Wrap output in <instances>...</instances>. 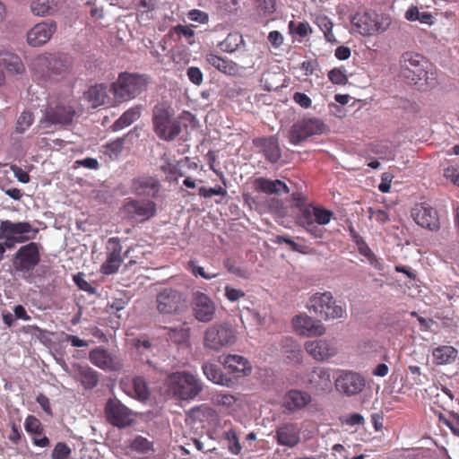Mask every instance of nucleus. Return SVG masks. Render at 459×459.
Here are the masks:
<instances>
[{
    "mask_svg": "<svg viewBox=\"0 0 459 459\" xmlns=\"http://www.w3.org/2000/svg\"><path fill=\"white\" fill-rule=\"evenodd\" d=\"M329 80L339 85H343L348 82L346 70L344 68H333L328 73Z\"/></svg>",
    "mask_w": 459,
    "mask_h": 459,
    "instance_id": "nucleus-50",
    "label": "nucleus"
},
{
    "mask_svg": "<svg viewBox=\"0 0 459 459\" xmlns=\"http://www.w3.org/2000/svg\"><path fill=\"white\" fill-rule=\"evenodd\" d=\"M226 438L229 440V449L234 455H238L241 451V446L237 437V434L233 430L226 432Z\"/></svg>",
    "mask_w": 459,
    "mask_h": 459,
    "instance_id": "nucleus-55",
    "label": "nucleus"
},
{
    "mask_svg": "<svg viewBox=\"0 0 459 459\" xmlns=\"http://www.w3.org/2000/svg\"><path fill=\"white\" fill-rule=\"evenodd\" d=\"M331 368L315 367L307 371L302 378L303 384L315 394H323L332 389Z\"/></svg>",
    "mask_w": 459,
    "mask_h": 459,
    "instance_id": "nucleus-12",
    "label": "nucleus"
},
{
    "mask_svg": "<svg viewBox=\"0 0 459 459\" xmlns=\"http://www.w3.org/2000/svg\"><path fill=\"white\" fill-rule=\"evenodd\" d=\"M364 386L365 379L357 372L341 370L335 379L336 389L348 396L360 393Z\"/></svg>",
    "mask_w": 459,
    "mask_h": 459,
    "instance_id": "nucleus-16",
    "label": "nucleus"
},
{
    "mask_svg": "<svg viewBox=\"0 0 459 459\" xmlns=\"http://www.w3.org/2000/svg\"><path fill=\"white\" fill-rule=\"evenodd\" d=\"M25 430L33 435H42V424L36 417L29 415L24 422Z\"/></svg>",
    "mask_w": 459,
    "mask_h": 459,
    "instance_id": "nucleus-46",
    "label": "nucleus"
},
{
    "mask_svg": "<svg viewBox=\"0 0 459 459\" xmlns=\"http://www.w3.org/2000/svg\"><path fill=\"white\" fill-rule=\"evenodd\" d=\"M295 332L303 336H321L325 333V327L320 320L307 314H299L292 320Z\"/></svg>",
    "mask_w": 459,
    "mask_h": 459,
    "instance_id": "nucleus-19",
    "label": "nucleus"
},
{
    "mask_svg": "<svg viewBox=\"0 0 459 459\" xmlns=\"http://www.w3.org/2000/svg\"><path fill=\"white\" fill-rule=\"evenodd\" d=\"M444 176L446 179H449L455 185L459 186V168L447 167L444 170Z\"/></svg>",
    "mask_w": 459,
    "mask_h": 459,
    "instance_id": "nucleus-64",
    "label": "nucleus"
},
{
    "mask_svg": "<svg viewBox=\"0 0 459 459\" xmlns=\"http://www.w3.org/2000/svg\"><path fill=\"white\" fill-rule=\"evenodd\" d=\"M219 361L232 372L248 375L252 370V367L248 360L240 355L230 354L227 356H221L220 357Z\"/></svg>",
    "mask_w": 459,
    "mask_h": 459,
    "instance_id": "nucleus-30",
    "label": "nucleus"
},
{
    "mask_svg": "<svg viewBox=\"0 0 459 459\" xmlns=\"http://www.w3.org/2000/svg\"><path fill=\"white\" fill-rule=\"evenodd\" d=\"M108 92L110 91L108 90L107 85L101 83L91 86L84 93V97L92 108H97L101 105L112 103Z\"/></svg>",
    "mask_w": 459,
    "mask_h": 459,
    "instance_id": "nucleus-31",
    "label": "nucleus"
},
{
    "mask_svg": "<svg viewBox=\"0 0 459 459\" xmlns=\"http://www.w3.org/2000/svg\"><path fill=\"white\" fill-rule=\"evenodd\" d=\"M198 194L200 196H203L204 198H210L212 195H224L226 194V191L221 186L217 188H206L204 186H202L199 188Z\"/></svg>",
    "mask_w": 459,
    "mask_h": 459,
    "instance_id": "nucleus-63",
    "label": "nucleus"
},
{
    "mask_svg": "<svg viewBox=\"0 0 459 459\" xmlns=\"http://www.w3.org/2000/svg\"><path fill=\"white\" fill-rule=\"evenodd\" d=\"M148 78L145 75L122 73L109 88L117 101H126L134 99L146 91Z\"/></svg>",
    "mask_w": 459,
    "mask_h": 459,
    "instance_id": "nucleus-3",
    "label": "nucleus"
},
{
    "mask_svg": "<svg viewBox=\"0 0 459 459\" xmlns=\"http://www.w3.org/2000/svg\"><path fill=\"white\" fill-rule=\"evenodd\" d=\"M74 281L78 286V288L82 290L93 293L94 288L85 279L82 273H77L74 276Z\"/></svg>",
    "mask_w": 459,
    "mask_h": 459,
    "instance_id": "nucleus-62",
    "label": "nucleus"
},
{
    "mask_svg": "<svg viewBox=\"0 0 459 459\" xmlns=\"http://www.w3.org/2000/svg\"><path fill=\"white\" fill-rule=\"evenodd\" d=\"M34 117L31 112L23 111L18 117L15 126V132L18 134L24 133L33 124Z\"/></svg>",
    "mask_w": 459,
    "mask_h": 459,
    "instance_id": "nucleus-45",
    "label": "nucleus"
},
{
    "mask_svg": "<svg viewBox=\"0 0 459 459\" xmlns=\"http://www.w3.org/2000/svg\"><path fill=\"white\" fill-rule=\"evenodd\" d=\"M359 246H357V247H358V250H359V254H361L362 255L367 257L368 259L369 263L374 267H376L377 269H380L378 260L377 259L376 255H374L372 250L369 248V247L368 246L366 241L365 240H359Z\"/></svg>",
    "mask_w": 459,
    "mask_h": 459,
    "instance_id": "nucleus-47",
    "label": "nucleus"
},
{
    "mask_svg": "<svg viewBox=\"0 0 459 459\" xmlns=\"http://www.w3.org/2000/svg\"><path fill=\"white\" fill-rule=\"evenodd\" d=\"M169 337L176 342H184L188 338V333L186 329H175L171 328L169 330Z\"/></svg>",
    "mask_w": 459,
    "mask_h": 459,
    "instance_id": "nucleus-60",
    "label": "nucleus"
},
{
    "mask_svg": "<svg viewBox=\"0 0 459 459\" xmlns=\"http://www.w3.org/2000/svg\"><path fill=\"white\" fill-rule=\"evenodd\" d=\"M105 414L107 420L119 429L130 426L134 420L133 411L117 398L108 400L105 406Z\"/></svg>",
    "mask_w": 459,
    "mask_h": 459,
    "instance_id": "nucleus-13",
    "label": "nucleus"
},
{
    "mask_svg": "<svg viewBox=\"0 0 459 459\" xmlns=\"http://www.w3.org/2000/svg\"><path fill=\"white\" fill-rule=\"evenodd\" d=\"M192 308L195 318L202 323H208L214 318L216 306L205 293L195 291L192 296Z\"/></svg>",
    "mask_w": 459,
    "mask_h": 459,
    "instance_id": "nucleus-15",
    "label": "nucleus"
},
{
    "mask_svg": "<svg viewBox=\"0 0 459 459\" xmlns=\"http://www.w3.org/2000/svg\"><path fill=\"white\" fill-rule=\"evenodd\" d=\"M316 24L323 31L325 38L328 42H336V39L332 31L333 24L328 17H316Z\"/></svg>",
    "mask_w": 459,
    "mask_h": 459,
    "instance_id": "nucleus-42",
    "label": "nucleus"
},
{
    "mask_svg": "<svg viewBox=\"0 0 459 459\" xmlns=\"http://www.w3.org/2000/svg\"><path fill=\"white\" fill-rule=\"evenodd\" d=\"M187 17L189 20L199 22L201 24H205L209 21L208 14L205 12L197 9L191 10L188 13Z\"/></svg>",
    "mask_w": 459,
    "mask_h": 459,
    "instance_id": "nucleus-61",
    "label": "nucleus"
},
{
    "mask_svg": "<svg viewBox=\"0 0 459 459\" xmlns=\"http://www.w3.org/2000/svg\"><path fill=\"white\" fill-rule=\"evenodd\" d=\"M167 385L172 395L182 401L195 399L204 389L202 380L188 371L170 374L167 379Z\"/></svg>",
    "mask_w": 459,
    "mask_h": 459,
    "instance_id": "nucleus-2",
    "label": "nucleus"
},
{
    "mask_svg": "<svg viewBox=\"0 0 459 459\" xmlns=\"http://www.w3.org/2000/svg\"><path fill=\"white\" fill-rule=\"evenodd\" d=\"M56 30V23L53 21L42 22L32 27L27 33V42L31 47L46 44Z\"/></svg>",
    "mask_w": 459,
    "mask_h": 459,
    "instance_id": "nucleus-22",
    "label": "nucleus"
},
{
    "mask_svg": "<svg viewBox=\"0 0 459 459\" xmlns=\"http://www.w3.org/2000/svg\"><path fill=\"white\" fill-rule=\"evenodd\" d=\"M402 74L403 76L412 84H417L419 81L425 78L426 61L424 57L414 52H406L402 56Z\"/></svg>",
    "mask_w": 459,
    "mask_h": 459,
    "instance_id": "nucleus-8",
    "label": "nucleus"
},
{
    "mask_svg": "<svg viewBox=\"0 0 459 459\" xmlns=\"http://www.w3.org/2000/svg\"><path fill=\"white\" fill-rule=\"evenodd\" d=\"M307 308L325 321L342 318L346 315L345 308L336 303L330 291L313 294L309 298Z\"/></svg>",
    "mask_w": 459,
    "mask_h": 459,
    "instance_id": "nucleus-5",
    "label": "nucleus"
},
{
    "mask_svg": "<svg viewBox=\"0 0 459 459\" xmlns=\"http://www.w3.org/2000/svg\"><path fill=\"white\" fill-rule=\"evenodd\" d=\"M155 346L146 338L134 340V356L142 362L152 365V358L154 356Z\"/></svg>",
    "mask_w": 459,
    "mask_h": 459,
    "instance_id": "nucleus-33",
    "label": "nucleus"
},
{
    "mask_svg": "<svg viewBox=\"0 0 459 459\" xmlns=\"http://www.w3.org/2000/svg\"><path fill=\"white\" fill-rule=\"evenodd\" d=\"M212 401L216 405L231 408L236 403L237 398L229 393L218 392L212 394Z\"/></svg>",
    "mask_w": 459,
    "mask_h": 459,
    "instance_id": "nucleus-43",
    "label": "nucleus"
},
{
    "mask_svg": "<svg viewBox=\"0 0 459 459\" xmlns=\"http://www.w3.org/2000/svg\"><path fill=\"white\" fill-rule=\"evenodd\" d=\"M74 377L80 381L85 389H92L99 383V374L87 365L74 364Z\"/></svg>",
    "mask_w": 459,
    "mask_h": 459,
    "instance_id": "nucleus-28",
    "label": "nucleus"
},
{
    "mask_svg": "<svg viewBox=\"0 0 459 459\" xmlns=\"http://www.w3.org/2000/svg\"><path fill=\"white\" fill-rule=\"evenodd\" d=\"M315 222L318 225H326L330 222L333 213L322 207H314Z\"/></svg>",
    "mask_w": 459,
    "mask_h": 459,
    "instance_id": "nucleus-48",
    "label": "nucleus"
},
{
    "mask_svg": "<svg viewBox=\"0 0 459 459\" xmlns=\"http://www.w3.org/2000/svg\"><path fill=\"white\" fill-rule=\"evenodd\" d=\"M107 249L108 255L105 263L101 265V272L104 274H112L117 272L122 263V246L119 238H110L108 240Z\"/></svg>",
    "mask_w": 459,
    "mask_h": 459,
    "instance_id": "nucleus-24",
    "label": "nucleus"
},
{
    "mask_svg": "<svg viewBox=\"0 0 459 459\" xmlns=\"http://www.w3.org/2000/svg\"><path fill=\"white\" fill-rule=\"evenodd\" d=\"M254 186L256 191L267 195H281L290 192L287 185L280 179H269L265 178H258L254 181Z\"/></svg>",
    "mask_w": 459,
    "mask_h": 459,
    "instance_id": "nucleus-29",
    "label": "nucleus"
},
{
    "mask_svg": "<svg viewBox=\"0 0 459 459\" xmlns=\"http://www.w3.org/2000/svg\"><path fill=\"white\" fill-rule=\"evenodd\" d=\"M131 451L146 455L153 452V444L152 441L142 436H136L129 445Z\"/></svg>",
    "mask_w": 459,
    "mask_h": 459,
    "instance_id": "nucleus-41",
    "label": "nucleus"
},
{
    "mask_svg": "<svg viewBox=\"0 0 459 459\" xmlns=\"http://www.w3.org/2000/svg\"><path fill=\"white\" fill-rule=\"evenodd\" d=\"M205 61L216 68L217 70L224 74H231L234 70V63L224 59L213 53H208L205 55Z\"/></svg>",
    "mask_w": 459,
    "mask_h": 459,
    "instance_id": "nucleus-40",
    "label": "nucleus"
},
{
    "mask_svg": "<svg viewBox=\"0 0 459 459\" xmlns=\"http://www.w3.org/2000/svg\"><path fill=\"white\" fill-rule=\"evenodd\" d=\"M160 188V181L155 177L142 176L132 181V190L138 195L155 198L158 196Z\"/></svg>",
    "mask_w": 459,
    "mask_h": 459,
    "instance_id": "nucleus-26",
    "label": "nucleus"
},
{
    "mask_svg": "<svg viewBox=\"0 0 459 459\" xmlns=\"http://www.w3.org/2000/svg\"><path fill=\"white\" fill-rule=\"evenodd\" d=\"M224 290L225 297L230 302H236L246 296L242 290L233 288L230 285H226Z\"/></svg>",
    "mask_w": 459,
    "mask_h": 459,
    "instance_id": "nucleus-58",
    "label": "nucleus"
},
{
    "mask_svg": "<svg viewBox=\"0 0 459 459\" xmlns=\"http://www.w3.org/2000/svg\"><path fill=\"white\" fill-rule=\"evenodd\" d=\"M218 46L224 52L233 53L244 46V39L240 33L232 32L230 33L224 40L220 42Z\"/></svg>",
    "mask_w": 459,
    "mask_h": 459,
    "instance_id": "nucleus-38",
    "label": "nucleus"
},
{
    "mask_svg": "<svg viewBox=\"0 0 459 459\" xmlns=\"http://www.w3.org/2000/svg\"><path fill=\"white\" fill-rule=\"evenodd\" d=\"M305 351L317 361L327 360L337 353V349L334 343L325 339H316L306 342Z\"/></svg>",
    "mask_w": 459,
    "mask_h": 459,
    "instance_id": "nucleus-23",
    "label": "nucleus"
},
{
    "mask_svg": "<svg viewBox=\"0 0 459 459\" xmlns=\"http://www.w3.org/2000/svg\"><path fill=\"white\" fill-rule=\"evenodd\" d=\"M40 256L37 243L30 242L20 247L13 259V266L17 271L29 273L39 263Z\"/></svg>",
    "mask_w": 459,
    "mask_h": 459,
    "instance_id": "nucleus-14",
    "label": "nucleus"
},
{
    "mask_svg": "<svg viewBox=\"0 0 459 459\" xmlns=\"http://www.w3.org/2000/svg\"><path fill=\"white\" fill-rule=\"evenodd\" d=\"M32 69L39 78L59 80L67 74L69 64L64 56L47 54L33 60Z\"/></svg>",
    "mask_w": 459,
    "mask_h": 459,
    "instance_id": "nucleus-4",
    "label": "nucleus"
},
{
    "mask_svg": "<svg viewBox=\"0 0 459 459\" xmlns=\"http://www.w3.org/2000/svg\"><path fill=\"white\" fill-rule=\"evenodd\" d=\"M433 358L439 365L453 361L457 356V351L452 346H441L433 351Z\"/></svg>",
    "mask_w": 459,
    "mask_h": 459,
    "instance_id": "nucleus-39",
    "label": "nucleus"
},
{
    "mask_svg": "<svg viewBox=\"0 0 459 459\" xmlns=\"http://www.w3.org/2000/svg\"><path fill=\"white\" fill-rule=\"evenodd\" d=\"M174 30L178 35L185 37L188 44H193L195 42V31L192 26L177 25Z\"/></svg>",
    "mask_w": 459,
    "mask_h": 459,
    "instance_id": "nucleus-56",
    "label": "nucleus"
},
{
    "mask_svg": "<svg viewBox=\"0 0 459 459\" xmlns=\"http://www.w3.org/2000/svg\"><path fill=\"white\" fill-rule=\"evenodd\" d=\"M71 453V448L65 443L58 442L52 451L51 457L52 459H67Z\"/></svg>",
    "mask_w": 459,
    "mask_h": 459,
    "instance_id": "nucleus-52",
    "label": "nucleus"
},
{
    "mask_svg": "<svg viewBox=\"0 0 459 459\" xmlns=\"http://www.w3.org/2000/svg\"><path fill=\"white\" fill-rule=\"evenodd\" d=\"M315 222L314 207L305 208L298 218V223L306 228L308 224Z\"/></svg>",
    "mask_w": 459,
    "mask_h": 459,
    "instance_id": "nucleus-54",
    "label": "nucleus"
},
{
    "mask_svg": "<svg viewBox=\"0 0 459 459\" xmlns=\"http://www.w3.org/2000/svg\"><path fill=\"white\" fill-rule=\"evenodd\" d=\"M218 8L222 14L234 13L239 8V0H218Z\"/></svg>",
    "mask_w": 459,
    "mask_h": 459,
    "instance_id": "nucleus-49",
    "label": "nucleus"
},
{
    "mask_svg": "<svg viewBox=\"0 0 459 459\" xmlns=\"http://www.w3.org/2000/svg\"><path fill=\"white\" fill-rule=\"evenodd\" d=\"M186 75L189 81L195 85H200L203 82L204 75L198 67H188L186 70Z\"/></svg>",
    "mask_w": 459,
    "mask_h": 459,
    "instance_id": "nucleus-59",
    "label": "nucleus"
},
{
    "mask_svg": "<svg viewBox=\"0 0 459 459\" xmlns=\"http://www.w3.org/2000/svg\"><path fill=\"white\" fill-rule=\"evenodd\" d=\"M32 226L27 221L13 222L11 221H3L0 224V236H10L14 238H25V241L30 237H25V234L35 233Z\"/></svg>",
    "mask_w": 459,
    "mask_h": 459,
    "instance_id": "nucleus-27",
    "label": "nucleus"
},
{
    "mask_svg": "<svg viewBox=\"0 0 459 459\" xmlns=\"http://www.w3.org/2000/svg\"><path fill=\"white\" fill-rule=\"evenodd\" d=\"M74 115V107L70 103L51 102L46 108L40 123L46 126L50 125L65 126L72 123Z\"/></svg>",
    "mask_w": 459,
    "mask_h": 459,
    "instance_id": "nucleus-9",
    "label": "nucleus"
},
{
    "mask_svg": "<svg viewBox=\"0 0 459 459\" xmlns=\"http://www.w3.org/2000/svg\"><path fill=\"white\" fill-rule=\"evenodd\" d=\"M202 370L206 378L220 385L230 386L231 379L226 377L219 366L212 362H204Z\"/></svg>",
    "mask_w": 459,
    "mask_h": 459,
    "instance_id": "nucleus-35",
    "label": "nucleus"
},
{
    "mask_svg": "<svg viewBox=\"0 0 459 459\" xmlns=\"http://www.w3.org/2000/svg\"><path fill=\"white\" fill-rule=\"evenodd\" d=\"M255 144L261 148L265 159L269 162L275 163L281 159V152L275 137L258 139L255 141Z\"/></svg>",
    "mask_w": 459,
    "mask_h": 459,
    "instance_id": "nucleus-32",
    "label": "nucleus"
},
{
    "mask_svg": "<svg viewBox=\"0 0 459 459\" xmlns=\"http://www.w3.org/2000/svg\"><path fill=\"white\" fill-rule=\"evenodd\" d=\"M90 361L105 371H119L123 368V359L104 348H96L89 354Z\"/></svg>",
    "mask_w": 459,
    "mask_h": 459,
    "instance_id": "nucleus-17",
    "label": "nucleus"
},
{
    "mask_svg": "<svg viewBox=\"0 0 459 459\" xmlns=\"http://www.w3.org/2000/svg\"><path fill=\"white\" fill-rule=\"evenodd\" d=\"M134 396L141 401L147 400L150 393L143 377H135L133 380Z\"/></svg>",
    "mask_w": 459,
    "mask_h": 459,
    "instance_id": "nucleus-44",
    "label": "nucleus"
},
{
    "mask_svg": "<svg viewBox=\"0 0 459 459\" xmlns=\"http://www.w3.org/2000/svg\"><path fill=\"white\" fill-rule=\"evenodd\" d=\"M62 7L61 0H33L30 10L37 16L53 15Z\"/></svg>",
    "mask_w": 459,
    "mask_h": 459,
    "instance_id": "nucleus-34",
    "label": "nucleus"
},
{
    "mask_svg": "<svg viewBox=\"0 0 459 459\" xmlns=\"http://www.w3.org/2000/svg\"><path fill=\"white\" fill-rule=\"evenodd\" d=\"M156 212V204L151 200L126 199L121 208L124 218L132 221H147Z\"/></svg>",
    "mask_w": 459,
    "mask_h": 459,
    "instance_id": "nucleus-11",
    "label": "nucleus"
},
{
    "mask_svg": "<svg viewBox=\"0 0 459 459\" xmlns=\"http://www.w3.org/2000/svg\"><path fill=\"white\" fill-rule=\"evenodd\" d=\"M235 342V332L228 324H214L204 332V346L213 351H219Z\"/></svg>",
    "mask_w": 459,
    "mask_h": 459,
    "instance_id": "nucleus-7",
    "label": "nucleus"
},
{
    "mask_svg": "<svg viewBox=\"0 0 459 459\" xmlns=\"http://www.w3.org/2000/svg\"><path fill=\"white\" fill-rule=\"evenodd\" d=\"M152 122L153 132L162 141L172 142L182 132L174 108L167 102H160L153 107Z\"/></svg>",
    "mask_w": 459,
    "mask_h": 459,
    "instance_id": "nucleus-1",
    "label": "nucleus"
},
{
    "mask_svg": "<svg viewBox=\"0 0 459 459\" xmlns=\"http://www.w3.org/2000/svg\"><path fill=\"white\" fill-rule=\"evenodd\" d=\"M311 402L312 396L308 392L291 389L283 395L281 406L286 413L293 414L304 410Z\"/></svg>",
    "mask_w": 459,
    "mask_h": 459,
    "instance_id": "nucleus-18",
    "label": "nucleus"
},
{
    "mask_svg": "<svg viewBox=\"0 0 459 459\" xmlns=\"http://www.w3.org/2000/svg\"><path fill=\"white\" fill-rule=\"evenodd\" d=\"M188 269L195 276H201L204 279L211 280L217 277V273H208L204 271V268L200 266L195 260H190L187 265Z\"/></svg>",
    "mask_w": 459,
    "mask_h": 459,
    "instance_id": "nucleus-51",
    "label": "nucleus"
},
{
    "mask_svg": "<svg viewBox=\"0 0 459 459\" xmlns=\"http://www.w3.org/2000/svg\"><path fill=\"white\" fill-rule=\"evenodd\" d=\"M0 65L4 66L11 74H22L25 71V66L21 58L10 52H4L1 55Z\"/></svg>",
    "mask_w": 459,
    "mask_h": 459,
    "instance_id": "nucleus-36",
    "label": "nucleus"
},
{
    "mask_svg": "<svg viewBox=\"0 0 459 459\" xmlns=\"http://www.w3.org/2000/svg\"><path fill=\"white\" fill-rule=\"evenodd\" d=\"M274 242L276 244H283L284 243V244L288 245L290 247V248L294 252L306 253L305 252L306 247L304 246L296 243L293 239H291L288 236H277Z\"/></svg>",
    "mask_w": 459,
    "mask_h": 459,
    "instance_id": "nucleus-53",
    "label": "nucleus"
},
{
    "mask_svg": "<svg viewBox=\"0 0 459 459\" xmlns=\"http://www.w3.org/2000/svg\"><path fill=\"white\" fill-rule=\"evenodd\" d=\"M156 308L162 315H179L187 308L185 294L176 289L165 288L156 295Z\"/></svg>",
    "mask_w": 459,
    "mask_h": 459,
    "instance_id": "nucleus-6",
    "label": "nucleus"
},
{
    "mask_svg": "<svg viewBox=\"0 0 459 459\" xmlns=\"http://www.w3.org/2000/svg\"><path fill=\"white\" fill-rule=\"evenodd\" d=\"M125 138H117L106 144V149L109 152L110 155L118 156L124 149Z\"/></svg>",
    "mask_w": 459,
    "mask_h": 459,
    "instance_id": "nucleus-57",
    "label": "nucleus"
},
{
    "mask_svg": "<svg viewBox=\"0 0 459 459\" xmlns=\"http://www.w3.org/2000/svg\"><path fill=\"white\" fill-rule=\"evenodd\" d=\"M142 106H134L124 112L112 125L113 131H119L129 126L141 117Z\"/></svg>",
    "mask_w": 459,
    "mask_h": 459,
    "instance_id": "nucleus-37",
    "label": "nucleus"
},
{
    "mask_svg": "<svg viewBox=\"0 0 459 459\" xmlns=\"http://www.w3.org/2000/svg\"><path fill=\"white\" fill-rule=\"evenodd\" d=\"M275 438L280 446L292 448L300 442V429L296 423H284L276 428Z\"/></svg>",
    "mask_w": 459,
    "mask_h": 459,
    "instance_id": "nucleus-25",
    "label": "nucleus"
},
{
    "mask_svg": "<svg viewBox=\"0 0 459 459\" xmlns=\"http://www.w3.org/2000/svg\"><path fill=\"white\" fill-rule=\"evenodd\" d=\"M411 216L418 225L429 230H437L440 227L437 212L427 204L416 205Z\"/></svg>",
    "mask_w": 459,
    "mask_h": 459,
    "instance_id": "nucleus-20",
    "label": "nucleus"
},
{
    "mask_svg": "<svg viewBox=\"0 0 459 459\" xmlns=\"http://www.w3.org/2000/svg\"><path fill=\"white\" fill-rule=\"evenodd\" d=\"M324 124L317 118L306 117L297 121L289 132L290 143L298 145L310 136L323 132Z\"/></svg>",
    "mask_w": 459,
    "mask_h": 459,
    "instance_id": "nucleus-10",
    "label": "nucleus"
},
{
    "mask_svg": "<svg viewBox=\"0 0 459 459\" xmlns=\"http://www.w3.org/2000/svg\"><path fill=\"white\" fill-rule=\"evenodd\" d=\"M351 22L352 30L363 36L371 35L380 29L377 14L369 11L355 13Z\"/></svg>",
    "mask_w": 459,
    "mask_h": 459,
    "instance_id": "nucleus-21",
    "label": "nucleus"
}]
</instances>
